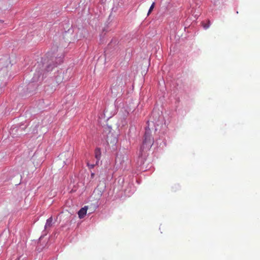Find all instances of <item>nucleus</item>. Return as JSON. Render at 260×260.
Wrapping results in <instances>:
<instances>
[{"label":"nucleus","mask_w":260,"mask_h":260,"mask_svg":"<svg viewBox=\"0 0 260 260\" xmlns=\"http://www.w3.org/2000/svg\"><path fill=\"white\" fill-rule=\"evenodd\" d=\"M101 150L100 148H96L95 150V157L97 159L96 164H97L101 157Z\"/></svg>","instance_id":"5"},{"label":"nucleus","mask_w":260,"mask_h":260,"mask_svg":"<svg viewBox=\"0 0 260 260\" xmlns=\"http://www.w3.org/2000/svg\"><path fill=\"white\" fill-rule=\"evenodd\" d=\"M87 207L85 206L82 208L78 212V216L80 218H82L84 217L87 213Z\"/></svg>","instance_id":"3"},{"label":"nucleus","mask_w":260,"mask_h":260,"mask_svg":"<svg viewBox=\"0 0 260 260\" xmlns=\"http://www.w3.org/2000/svg\"><path fill=\"white\" fill-rule=\"evenodd\" d=\"M47 71H50L49 67H48Z\"/></svg>","instance_id":"10"},{"label":"nucleus","mask_w":260,"mask_h":260,"mask_svg":"<svg viewBox=\"0 0 260 260\" xmlns=\"http://www.w3.org/2000/svg\"><path fill=\"white\" fill-rule=\"evenodd\" d=\"M153 143V139L152 138L151 131L149 128H146L144 135V139L141 149H149Z\"/></svg>","instance_id":"1"},{"label":"nucleus","mask_w":260,"mask_h":260,"mask_svg":"<svg viewBox=\"0 0 260 260\" xmlns=\"http://www.w3.org/2000/svg\"><path fill=\"white\" fill-rule=\"evenodd\" d=\"M72 153L71 152H64L60 155V158L63 160L65 164H69L71 161Z\"/></svg>","instance_id":"2"},{"label":"nucleus","mask_w":260,"mask_h":260,"mask_svg":"<svg viewBox=\"0 0 260 260\" xmlns=\"http://www.w3.org/2000/svg\"><path fill=\"white\" fill-rule=\"evenodd\" d=\"M210 26V21L208 20V23L205 24L203 25V27L205 29H207Z\"/></svg>","instance_id":"7"},{"label":"nucleus","mask_w":260,"mask_h":260,"mask_svg":"<svg viewBox=\"0 0 260 260\" xmlns=\"http://www.w3.org/2000/svg\"><path fill=\"white\" fill-rule=\"evenodd\" d=\"M91 178H93L94 177V173H92L91 174Z\"/></svg>","instance_id":"9"},{"label":"nucleus","mask_w":260,"mask_h":260,"mask_svg":"<svg viewBox=\"0 0 260 260\" xmlns=\"http://www.w3.org/2000/svg\"><path fill=\"white\" fill-rule=\"evenodd\" d=\"M87 166L89 168H93L94 167V165L89 164L88 162L87 163Z\"/></svg>","instance_id":"8"},{"label":"nucleus","mask_w":260,"mask_h":260,"mask_svg":"<svg viewBox=\"0 0 260 260\" xmlns=\"http://www.w3.org/2000/svg\"><path fill=\"white\" fill-rule=\"evenodd\" d=\"M114 89V87L112 88L111 90H112V92H113V89Z\"/></svg>","instance_id":"11"},{"label":"nucleus","mask_w":260,"mask_h":260,"mask_svg":"<svg viewBox=\"0 0 260 260\" xmlns=\"http://www.w3.org/2000/svg\"><path fill=\"white\" fill-rule=\"evenodd\" d=\"M52 220H53V219H52V217H50L47 220L46 224L45 225V229L50 228V227H51L52 226Z\"/></svg>","instance_id":"4"},{"label":"nucleus","mask_w":260,"mask_h":260,"mask_svg":"<svg viewBox=\"0 0 260 260\" xmlns=\"http://www.w3.org/2000/svg\"><path fill=\"white\" fill-rule=\"evenodd\" d=\"M154 5H155V3L153 2L152 3V4L151 5V6H150V8H149V10L148 11V15H149L150 13L151 12V11L153 10V9H154Z\"/></svg>","instance_id":"6"}]
</instances>
